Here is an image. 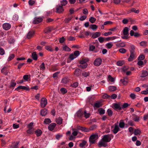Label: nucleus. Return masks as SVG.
I'll return each instance as SVG.
<instances>
[{
    "mask_svg": "<svg viewBox=\"0 0 148 148\" xmlns=\"http://www.w3.org/2000/svg\"><path fill=\"white\" fill-rule=\"evenodd\" d=\"M113 136L112 134L106 135L103 136L102 140L103 141L106 142H109L111 140V137Z\"/></svg>",
    "mask_w": 148,
    "mask_h": 148,
    "instance_id": "nucleus-1",
    "label": "nucleus"
},
{
    "mask_svg": "<svg viewBox=\"0 0 148 148\" xmlns=\"http://www.w3.org/2000/svg\"><path fill=\"white\" fill-rule=\"evenodd\" d=\"M97 138V135L95 134H93L90 136L89 138V141L90 143L92 144L94 143L95 142V140Z\"/></svg>",
    "mask_w": 148,
    "mask_h": 148,
    "instance_id": "nucleus-2",
    "label": "nucleus"
},
{
    "mask_svg": "<svg viewBox=\"0 0 148 148\" xmlns=\"http://www.w3.org/2000/svg\"><path fill=\"white\" fill-rule=\"evenodd\" d=\"M102 60L101 58H98L96 59L94 62V64L96 66L100 65L102 63Z\"/></svg>",
    "mask_w": 148,
    "mask_h": 148,
    "instance_id": "nucleus-3",
    "label": "nucleus"
},
{
    "mask_svg": "<svg viewBox=\"0 0 148 148\" xmlns=\"http://www.w3.org/2000/svg\"><path fill=\"white\" fill-rule=\"evenodd\" d=\"M47 103V99L45 98H42L41 100L40 105L42 108H44L45 106Z\"/></svg>",
    "mask_w": 148,
    "mask_h": 148,
    "instance_id": "nucleus-4",
    "label": "nucleus"
},
{
    "mask_svg": "<svg viewBox=\"0 0 148 148\" xmlns=\"http://www.w3.org/2000/svg\"><path fill=\"white\" fill-rule=\"evenodd\" d=\"M56 12L60 13L64 11L62 6L61 5H57L56 7Z\"/></svg>",
    "mask_w": 148,
    "mask_h": 148,
    "instance_id": "nucleus-5",
    "label": "nucleus"
},
{
    "mask_svg": "<svg viewBox=\"0 0 148 148\" xmlns=\"http://www.w3.org/2000/svg\"><path fill=\"white\" fill-rule=\"evenodd\" d=\"M130 57L128 59V61L129 62L132 61L134 59L136 58V53L135 52L130 53Z\"/></svg>",
    "mask_w": 148,
    "mask_h": 148,
    "instance_id": "nucleus-6",
    "label": "nucleus"
},
{
    "mask_svg": "<svg viewBox=\"0 0 148 148\" xmlns=\"http://www.w3.org/2000/svg\"><path fill=\"white\" fill-rule=\"evenodd\" d=\"M21 89L24 90H29V88L28 87H27L25 86H19L16 88L15 90H17L18 91H20L19 90Z\"/></svg>",
    "mask_w": 148,
    "mask_h": 148,
    "instance_id": "nucleus-7",
    "label": "nucleus"
},
{
    "mask_svg": "<svg viewBox=\"0 0 148 148\" xmlns=\"http://www.w3.org/2000/svg\"><path fill=\"white\" fill-rule=\"evenodd\" d=\"M42 20V19L40 17L36 18L33 21V23L34 24H37L41 22Z\"/></svg>",
    "mask_w": 148,
    "mask_h": 148,
    "instance_id": "nucleus-8",
    "label": "nucleus"
},
{
    "mask_svg": "<svg viewBox=\"0 0 148 148\" xmlns=\"http://www.w3.org/2000/svg\"><path fill=\"white\" fill-rule=\"evenodd\" d=\"M3 27L5 30H8L10 28L11 25L9 23H5L3 24Z\"/></svg>",
    "mask_w": 148,
    "mask_h": 148,
    "instance_id": "nucleus-9",
    "label": "nucleus"
},
{
    "mask_svg": "<svg viewBox=\"0 0 148 148\" xmlns=\"http://www.w3.org/2000/svg\"><path fill=\"white\" fill-rule=\"evenodd\" d=\"M113 106L114 107L115 110H121V107L119 103H114L113 104Z\"/></svg>",
    "mask_w": 148,
    "mask_h": 148,
    "instance_id": "nucleus-10",
    "label": "nucleus"
},
{
    "mask_svg": "<svg viewBox=\"0 0 148 148\" xmlns=\"http://www.w3.org/2000/svg\"><path fill=\"white\" fill-rule=\"evenodd\" d=\"M56 125V123H53L50 124L48 127V129L49 130L52 131L54 129Z\"/></svg>",
    "mask_w": 148,
    "mask_h": 148,
    "instance_id": "nucleus-11",
    "label": "nucleus"
},
{
    "mask_svg": "<svg viewBox=\"0 0 148 148\" xmlns=\"http://www.w3.org/2000/svg\"><path fill=\"white\" fill-rule=\"evenodd\" d=\"M81 71L80 69H75L74 74L76 76L78 77L80 75Z\"/></svg>",
    "mask_w": 148,
    "mask_h": 148,
    "instance_id": "nucleus-12",
    "label": "nucleus"
},
{
    "mask_svg": "<svg viewBox=\"0 0 148 148\" xmlns=\"http://www.w3.org/2000/svg\"><path fill=\"white\" fill-rule=\"evenodd\" d=\"M114 125L115 127L113 130V133L115 134L117 133L119 131V128L118 125L116 123H115Z\"/></svg>",
    "mask_w": 148,
    "mask_h": 148,
    "instance_id": "nucleus-13",
    "label": "nucleus"
},
{
    "mask_svg": "<svg viewBox=\"0 0 148 148\" xmlns=\"http://www.w3.org/2000/svg\"><path fill=\"white\" fill-rule=\"evenodd\" d=\"M69 79L68 77H66L62 79L61 82L64 84H67L69 82Z\"/></svg>",
    "mask_w": 148,
    "mask_h": 148,
    "instance_id": "nucleus-14",
    "label": "nucleus"
},
{
    "mask_svg": "<svg viewBox=\"0 0 148 148\" xmlns=\"http://www.w3.org/2000/svg\"><path fill=\"white\" fill-rule=\"evenodd\" d=\"M34 34V32L33 31H29L27 34V38L28 39H30L32 38Z\"/></svg>",
    "mask_w": 148,
    "mask_h": 148,
    "instance_id": "nucleus-15",
    "label": "nucleus"
},
{
    "mask_svg": "<svg viewBox=\"0 0 148 148\" xmlns=\"http://www.w3.org/2000/svg\"><path fill=\"white\" fill-rule=\"evenodd\" d=\"M1 71L2 73L5 75H6L8 73V71L7 70L5 66L2 69Z\"/></svg>",
    "mask_w": 148,
    "mask_h": 148,
    "instance_id": "nucleus-16",
    "label": "nucleus"
},
{
    "mask_svg": "<svg viewBox=\"0 0 148 148\" xmlns=\"http://www.w3.org/2000/svg\"><path fill=\"white\" fill-rule=\"evenodd\" d=\"M52 30V27H49L46 28L44 30V32L45 33H48L51 32Z\"/></svg>",
    "mask_w": 148,
    "mask_h": 148,
    "instance_id": "nucleus-17",
    "label": "nucleus"
},
{
    "mask_svg": "<svg viewBox=\"0 0 148 148\" xmlns=\"http://www.w3.org/2000/svg\"><path fill=\"white\" fill-rule=\"evenodd\" d=\"M105 142H106L103 141V140L100 141L98 144V146L99 147H101L102 146L104 147H106L107 145L106 144Z\"/></svg>",
    "mask_w": 148,
    "mask_h": 148,
    "instance_id": "nucleus-18",
    "label": "nucleus"
},
{
    "mask_svg": "<svg viewBox=\"0 0 148 148\" xmlns=\"http://www.w3.org/2000/svg\"><path fill=\"white\" fill-rule=\"evenodd\" d=\"M32 57L33 59L35 60H37L38 56L36 52H34L32 53Z\"/></svg>",
    "mask_w": 148,
    "mask_h": 148,
    "instance_id": "nucleus-19",
    "label": "nucleus"
},
{
    "mask_svg": "<svg viewBox=\"0 0 148 148\" xmlns=\"http://www.w3.org/2000/svg\"><path fill=\"white\" fill-rule=\"evenodd\" d=\"M128 28L127 27H125L123 30V34L125 36H127L128 34Z\"/></svg>",
    "mask_w": 148,
    "mask_h": 148,
    "instance_id": "nucleus-20",
    "label": "nucleus"
},
{
    "mask_svg": "<svg viewBox=\"0 0 148 148\" xmlns=\"http://www.w3.org/2000/svg\"><path fill=\"white\" fill-rule=\"evenodd\" d=\"M101 106V104L100 102L99 101H97L95 103L93 107L94 108H98L100 107Z\"/></svg>",
    "mask_w": 148,
    "mask_h": 148,
    "instance_id": "nucleus-21",
    "label": "nucleus"
},
{
    "mask_svg": "<svg viewBox=\"0 0 148 148\" xmlns=\"http://www.w3.org/2000/svg\"><path fill=\"white\" fill-rule=\"evenodd\" d=\"M8 41L10 44L13 43L15 41V40L12 37L9 36L8 38Z\"/></svg>",
    "mask_w": 148,
    "mask_h": 148,
    "instance_id": "nucleus-22",
    "label": "nucleus"
},
{
    "mask_svg": "<svg viewBox=\"0 0 148 148\" xmlns=\"http://www.w3.org/2000/svg\"><path fill=\"white\" fill-rule=\"evenodd\" d=\"M88 66L87 63H85L83 64H80L78 65V67L83 69H84L86 68Z\"/></svg>",
    "mask_w": 148,
    "mask_h": 148,
    "instance_id": "nucleus-23",
    "label": "nucleus"
},
{
    "mask_svg": "<svg viewBox=\"0 0 148 148\" xmlns=\"http://www.w3.org/2000/svg\"><path fill=\"white\" fill-rule=\"evenodd\" d=\"M35 133L37 136L38 137L40 136L42 134V131L40 129L36 130L35 131Z\"/></svg>",
    "mask_w": 148,
    "mask_h": 148,
    "instance_id": "nucleus-24",
    "label": "nucleus"
},
{
    "mask_svg": "<svg viewBox=\"0 0 148 148\" xmlns=\"http://www.w3.org/2000/svg\"><path fill=\"white\" fill-rule=\"evenodd\" d=\"M148 75V72L144 70L142 71L141 77H144L147 76Z\"/></svg>",
    "mask_w": 148,
    "mask_h": 148,
    "instance_id": "nucleus-25",
    "label": "nucleus"
},
{
    "mask_svg": "<svg viewBox=\"0 0 148 148\" xmlns=\"http://www.w3.org/2000/svg\"><path fill=\"white\" fill-rule=\"evenodd\" d=\"M47 112V110L45 109H44L41 110L40 114L42 116H45L46 115Z\"/></svg>",
    "mask_w": 148,
    "mask_h": 148,
    "instance_id": "nucleus-26",
    "label": "nucleus"
},
{
    "mask_svg": "<svg viewBox=\"0 0 148 148\" xmlns=\"http://www.w3.org/2000/svg\"><path fill=\"white\" fill-rule=\"evenodd\" d=\"M140 45L142 47H145L147 45V42L146 41H142L140 43Z\"/></svg>",
    "mask_w": 148,
    "mask_h": 148,
    "instance_id": "nucleus-27",
    "label": "nucleus"
},
{
    "mask_svg": "<svg viewBox=\"0 0 148 148\" xmlns=\"http://www.w3.org/2000/svg\"><path fill=\"white\" fill-rule=\"evenodd\" d=\"M100 35L101 33L100 32H95V34L92 35V37L93 38H95L99 36Z\"/></svg>",
    "mask_w": 148,
    "mask_h": 148,
    "instance_id": "nucleus-28",
    "label": "nucleus"
},
{
    "mask_svg": "<svg viewBox=\"0 0 148 148\" xmlns=\"http://www.w3.org/2000/svg\"><path fill=\"white\" fill-rule=\"evenodd\" d=\"M130 53L135 52V46L133 45H131L130 46Z\"/></svg>",
    "mask_w": 148,
    "mask_h": 148,
    "instance_id": "nucleus-29",
    "label": "nucleus"
},
{
    "mask_svg": "<svg viewBox=\"0 0 148 148\" xmlns=\"http://www.w3.org/2000/svg\"><path fill=\"white\" fill-rule=\"evenodd\" d=\"M108 88L109 90L112 92L114 91L116 89V87L113 86H110Z\"/></svg>",
    "mask_w": 148,
    "mask_h": 148,
    "instance_id": "nucleus-30",
    "label": "nucleus"
},
{
    "mask_svg": "<svg viewBox=\"0 0 148 148\" xmlns=\"http://www.w3.org/2000/svg\"><path fill=\"white\" fill-rule=\"evenodd\" d=\"M125 43L124 42L118 43L116 44V46L119 47H125Z\"/></svg>",
    "mask_w": 148,
    "mask_h": 148,
    "instance_id": "nucleus-31",
    "label": "nucleus"
},
{
    "mask_svg": "<svg viewBox=\"0 0 148 148\" xmlns=\"http://www.w3.org/2000/svg\"><path fill=\"white\" fill-rule=\"evenodd\" d=\"M62 122V119L61 117H59L56 120V122L58 124H61Z\"/></svg>",
    "mask_w": 148,
    "mask_h": 148,
    "instance_id": "nucleus-32",
    "label": "nucleus"
},
{
    "mask_svg": "<svg viewBox=\"0 0 148 148\" xmlns=\"http://www.w3.org/2000/svg\"><path fill=\"white\" fill-rule=\"evenodd\" d=\"M119 51L121 53L124 54L127 52V50L124 48H121L119 49Z\"/></svg>",
    "mask_w": 148,
    "mask_h": 148,
    "instance_id": "nucleus-33",
    "label": "nucleus"
},
{
    "mask_svg": "<svg viewBox=\"0 0 148 148\" xmlns=\"http://www.w3.org/2000/svg\"><path fill=\"white\" fill-rule=\"evenodd\" d=\"M83 112L81 111H79L77 112V115L78 116L82 118L83 115Z\"/></svg>",
    "mask_w": 148,
    "mask_h": 148,
    "instance_id": "nucleus-34",
    "label": "nucleus"
},
{
    "mask_svg": "<svg viewBox=\"0 0 148 148\" xmlns=\"http://www.w3.org/2000/svg\"><path fill=\"white\" fill-rule=\"evenodd\" d=\"M98 111L100 115L103 114L105 113V110L102 108L99 109L98 110Z\"/></svg>",
    "mask_w": 148,
    "mask_h": 148,
    "instance_id": "nucleus-35",
    "label": "nucleus"
},
{
    "mask_svg": "<svg viewBox=\"0 0 148 148\" xmlns=\"http://www.w3.org/2000/svg\"><path fill=\"white\" fill-rule=\"evenodd\" d=\"M82 75L85 77H86L89 75L90 73L89 72H84L82 73Z\"/></svg>",
    "mask_w": 148,
    "mask_h": 148,
    "instance_id": "nucleus-36",
    "label": "nucleus"
},
{
    "mask_svg": "<svg viewBox=\"0 0 148 148\" xmlns=\"http://www.w3.org/2000/svg\"><path fill=\"white\" fill-rule=\"evenodd\" d=\"M72 17H69L68 18H66L64 19V22L65 23H68L71 21V20L72 19Z\"/></svg>",
    "mask_w": 148,
    "mask_h": 148,
    "instance_id": "nucleus-37",
    "label": "nucleus"
},
{
    "mask_svg": "<svg viewBox=\"0 0 148 148\" xmlns=\"http://www.w3.org/2000/svg\"><path fill=\"white\" fill-rule=\"evenodd\" d=\"M63 50L65 51H71V49L66 45H65L63 47Z\"/></svg>",
    "mask_w": 148,
    "mask_h": 148,
    "instance_id": "nucleus-38",
    "label": "nucleus"
},
{
    "mask_svg": "<svg viewBox=\"0 0 148 148\" xmlns=\"http://www.w3.org/2000/svg\"><path fill=\"white\" fill-rule=\"evenodd\" d=\"M95 46L90 45H89V51H93L95 49Z\"/></svg>",
    "mask_w": 148,
    "mask_h": 148,
    "instance_id": "nucleus-39",
    "label": "nucleus"
},
{
    "mask_svg": "<svg viewBox=\"0 0 148 148\" xmlns=\"http://www.w3.org/2000/svg\"><path fill=\"white\" fill-rule=\"evenodd\" d=\"M113 45V44L111 42L108 43L106 45V46L107 48L109 49L111 48Z\"/></svg>",
    "mask_w": 148,
    "mask_h": 148,
    "instance_id": "nucleus-40",
    "label": "nucleus"
},
{
    "mask_svg": "<svg viewBox=\"0 0 148 148\" xmlns=\"http://www.w3.org/2000/svg\"><path fill=\"white\" fill-rule=\"evenodd\" d=\"M45 48L47 50L49 51H53L51 47L50 46H45Z\"/></svg>",
    "mask_w": 148,
    "mask_h": 148,
    "instance_id": "nucleus-41",
    "label": "nucleus"
},
{
    "mask_svg": "<svg viewBox=\"0 0 148 148\" xmlns=\"http://www.w3.org/2000/svg\"><path fill=\"white\" fill-rule=\"evenodd\" d=\"M96 19L93 17H91L89 19V21L92 23H94L96 21Z\"/></svg>",
    "mask_w": 148,
    "mask_h": 148,
    "instance_id": "nucleus-42",
    "label": "nucleus"
},
{
    "mask_svg": "<svg viewBox=\"0 0 148 148\" xmlns=\"http://www.w3.org/2000/svg\"><path fill=\"white\" fill-rule=\"evenodd\" d=\"M140 131L139 130L135 129L134 134L136 135H138L140 134Z\"/></svg>",
    "mask_w": 148,
    "mask_h": 148,
    "instance_id": "nucleus-43",
    "label": "nucleus"
},
{
    "mask_svg": "<svg viewBox=\"0 0 148 148\" xmlns=\"http://www.w3.org/2000/svg\"><path fill=\"white\" fill-rule=\"evenodd\" d=\"M15 56L14 54H11L9 57L8 60L9 61L12 60L14 57Z\"/></svg>",
    "mask_w": 148,
    "mask_h": 148,
    "instance_id": "nucleus-44",
    "label": "nucleus"
},
{
    "mask_svg": "<svg viewBox=\"0 0 148 148\" xmlns=\"http://www.w3.org/2000/svg\"><path fill=\"white\" fill-rule=\"evenodd\" d=\"M87 143V142L86 141L84 140L82 141V142L81 143H80L79 144V146L83 147L85 145H86V143Z\"/></svg>",
    "mask_w": 148,
    "mask_h": 148,
    "instance_id": "nucleus-45",
    "label": "nucleus"
},
{
    "mask_svg": "<svg viewBox=\"0 0 148 148\" xmlns=\"http://www.w3.org/2000/svg\"><path fill=\"white\" fill-rule=\"evenodd\" d=\"M44 122L45 124H47L51 123V121L49 119L47 118L45 119Z\"/></svg>",
    "mask_w": 148,
    "mask_h": 148,
    "instance_id": "nucleus-46",
    "label": "nucleus"
},
{
    "mask_svg": "<svg viewBox=\"0 0 148 148\" xmlns=\"http://www.w3.org/2000/svg\"><path fill=\"white\" fill-rule=\"evenodd\" d=\"M97 126L96 125H92L91 126H90L89 128V131H90V130H93L95 129L97 127Z\"/></svg>",
    "mask_w": 148,
    "mask_h": 148,
    "instance_id": "nucleus-47",
    "label": "nucleus"
},
{
    "mask_svg": "<svg viewBox=\"0 0 148 148\" xmlns=\"http://www.w3.org/2000/svg\"><path fill=\"white\" fill-rule=\"evenodd\" d=\"M98 40L99 42L101 43H103V42L105 40V39L103 37H100L98 38Z\"/></svg>",
    "mask_w": 148,
    "mask_h": 148,
    "instance_id": "nucleus-48",
    "label": "nucleus"
},
{
    "mask_svg": "<svg viewBox=\"0 0 148 148\" xmlns=\"http://www.w3.org/2000/svg\"><path fill=\"white\" fill-rule=\"evenodd\" d=\"M61 5L62 6H64L67 4L68 2L66 0H63L61 2Z\"/></svg>",
    "mask_w": 148,
    "mask_h": 148,
    "instance_id": "nucleus-49",
    "label": "nucleus"
},
{
    "mask_svg": "<svg viewBox=\"0 0 148 148\" xmlns=\"http://www.w3.org/2000/svg\"><path fill=\"white\" fill-rule=\"evenodd\" d=\"M40 70H44L45 69V64L44 62H42L40 66Z\"/></svg>",
    "mask_w": 148,
    "mask_h": 148,
    "instance_id": "nucleus-50",
    "label": "nucleus"
},
{
    "mask_svg": "<svg viewBox=\"0 0 148 148\" xmlns=\"http://www.w3.org/2000/svg\"><path fill=\"white\" fill-rule=\"evenodd\" d=\"M73 54L74 55V56L76 58H77L79 55V52L78 51H76L74 52V53Z\"/></svg>",
    "mask_w": 148,
    "mask_h": 148,
    "instance_id": "nucleus-51",
    "label": "nucleus"
},
{
    "mask_svg": "<svg viewBox=\"0 0 148 148\" xmlns=\"http://www.w3.org/2000/svg\"><path fill=\"white\" fill-rule=\"evenodd\" d=\"M60 90L61 92L63 94H65L67 92L66 90L64 88H61L60 89Z\"/></svg>",
    "mask_w": 148,
    "mask_h": 148,
    "instance_id": "nucleus-52",
    "label": "nucleus"
},
{
    "mask_svg": "<svg viewBox=\"0 0 148 148\" xmlns=\"http://www.w3.org/2000/svg\"><path fill=\"white\" fill-rule=\"evenodd\" d=\"M69 58L71 60H72L76 58L74 56V55L72 53L69 55Z\"/></svg>",
    "mask_w": 148,
    "mask_h": 148,
    "instance_id": "nucleus-53",
    "label": "nucleus"
},
{
    "mask_svg": "<svg viewBox=\"0 0 148 148\" xmlns=\"http://www.w3.org/2000/svg\"><path fill=\"white\" fill-rule=\"evenodd\" d=\"M131 11L132 12H134L137 14H138L139 12V10H136L134 8H132L131 10Z\"/></svg>",
    "mask_w": 148,
    "mask_h": 148,
    "instance_id": "nucleus-54",
    "label": "nucleus"
},
{
    "mask_svg": "<svg viewBox=\"0 0 148 148\" xmlns=\"http://www.w3.org/2000/svg\"><path fill=\"white\" fill-rule=\"evenodd\" d=\"M91 28L93 30H96L97 28V26L95 24L92 25Z\"/></svg>",
    "mask_w": 148,
    "mask_h": 148,
    "instance_id": "nucleus-55",
    "label": "nucleus"
},
{
    "mask_svg": "<svg viewBox=\"0 0 148 148\" xmlns=\"http://www.w3.org/2000/svg\"><path fill=\"white\" fill-rule=\"evenodd\" d=\"M107 112H108V114L110 116H111L113 114V112L110 109H108L107 110Z\"/></svg>",
    "mask_w": 148,
    "mask_h": 148,
    "instance_id": "nucleus-56",
    "label": "nucleus"
},
{
    "mask_svg": "<svg viewBox=\"0 0 148 148\" xmlns=\"http://www.w3.org/2000/svg\"><path fill=\"white\" fill-rule=\"evenodd\" d=\"M124 62L123 61H118L117 62V65L119 66H121L124 64Z\"/></svg>",
    "mask_w": 148,
    "mask_h": 148,
    "instance_id": "nucleus-57",
    "label": "nucleus"
},
{
    "mask_svg": "<svg viewBox=\"0 0 148 148\" xmlns=\"http://www.w3.org/2000/svg\"><path fill=\"white\" fill-rule=\"evenodd\" d=\"M145 56L144 55H140L138 58V60H143L144 59Z\"/></svg>",
    "mask_w": 148,
    "mask_h": 148,
    "instance_id": "nucleus-58",
    "label": "nucleus"
},
{
    "mask_svg": "<svg viewBox=\"0 0 148 148\" xmlns=\"http://www.w3.org/2000/svg\"><path fill=\"white\" fill-rule=\"evenodd\" d=\"M34 132V129H29L27 131V132L28 134H32Z\"/></svg>",
    "mask_w": 148,
    "mask_h": 148,
    "instance_id": "nucleus-59",
    "label": "nucleus"
},
{
    "mask_svg": "<svg viewBox=\"0 0 148 148\" xmlns=\"http://www.w3.org/2000/svg\"><path fill=\"white\" fill-rule=\"evenodd\" d=\"M33 123L32 122L29 124L27 126V127L29 129H33Z\"/></svg>",
    "mask_w": 148,
    "mask_h": 148,
    "instance_id": "nucleus-60",
    "label": "nucleus"
},
{
    "mask_svg": "<svg viewBox=\"0 0 148 148\" xmlns=\"http://www.w3.org/2000/svg\"><path fill=\"white\" fill-rule=\"evenodd\" d=\"M84 115L85 117L86 118H88L90 116V114L89 113H87L86 111V110H85L84 112Z\"/></svg>",
    "mask_w": 148,
    "mask_h": 148,
    "instance_id": "nucleus-61",
    "label": "nucleus"
},
{
    "mask_svg": "<svg viewBox=\"0 0 148 148\" xmlns=\"http://www.w3.org/2000/svg\"><path fill=\"white\" fill-rule=\"evenodd\" d=\"M60 73V72H56L55 73H54L53 74V77L54 78H56V77H58V74Z\"/></svg>",
    "mask_w": 148,
    "mask_h": 148,
    "instance_id": "nucleus-62",
    "label": "nucleus"
},
{
    "mask_svg": "<svg viewBox=\"0 0 148 148\" xmlns=\"http://www.w3.org/2000/svg\"><path fill=\"white\" fill-rule=\"evenodd\" d=\"M82 131H84L85 132H89L90 131L89 129L87 128H86L84 127H83Z\"/></svg>",
    "mask_w": 148,
    "mask_h": 148,
    "instance_id": "nucleus-63",
    "label": "nucleus"
},
{
    "mask_svg": "<svg viewBox=\"0 0 148 148\" xmlns=\"http://www.w3.org/2000/svg\"><path fill=\"white\" fill-rule=\"evenodd\" d=\"M122 22L123 24H126L128 22L129 20L126 18H124Z\"/></svg>",
    "mask_w": 148,
    "mask_h": 148,
    "instance_id": "nucleus-64",
    "label": "nucleus"
}]
</instances>
